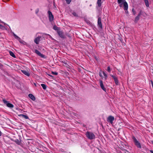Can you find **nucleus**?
I'll return each instance as SVG.
<instances>
[{"label": "nucleus", "mask_w": 153, "mask_h": 153, "mask_svg": "<svg viewBox=\"0 0 153 153\" xmlns=\"http://www.w3.org/2000/svg\"><path fill=\"white\" fill-rule=\"evenodd\" d=\"M21 71L25 75L28 76H30V74L28 70H22Z\"/></svg>", "instance_id": "9b49d317"}, {"label": "nucleus", "mask_w": 153, "mask_h": 153, "mask_svg": "<svg viewBox=\"0 0 153 153\" xmlns=\"http://www.w3.org/2000/svg\"><path fill=\"white\" fill-rule=\"evenodd\" d=\"M57 33L59 36L61 38H63L64 37L63 33L60 30H58L57 31Z\"/></svg>", "instance_id": "ddd939ff"}, {"label": "nucleus", "mask_w": 153, "mask_h": 153, "mask_svg": "<svg viewBox=\"0 0 153 153\" xmlns=\"http://www.w3.org/2000/svg\"><path fill=\"white\" fill-rule=\"evenodd\" d=\"M102 71L100 70V71L99 73V75L100 77H102L103 76L102 74Z\"/></svg>", "instance_id": "bb28decb"}, {"label": "nucleus", "mask_w": 153, "mask_h": 153, "mask_svg": "<svg viewBox=\"0 0 153 153\" xmlns=\"http://www.w3.org/2000/svg\"><path fill=\"white\" fill-rule=\"evenodd\" d=\"M10 55L13 57H16V56L14 53L12 51H10L9 52Z\"/></svg>", "instance_id": "412c9836"}, {"label": "nucleus", "mask_w": 153, "mask_h": 153, "mask_svg": "<svg viewBox=\"0 0 153 153\" xmlns=\"http://www.w3.org/2000/svg\"><path fill=\"white\" fill-rule=\"evenodd\" d=\"M58 27H57L56 25H55L53 27V29L55 30H58Z\"/></svg>", "instance_id": "a878e982"}, {"label": "nucleus", "mask_w": 153, "mask_h": 153, "mask_svg": "<svg viewBox=\"0 0 153 153\" xmlns=\"http://www.w3.org/2000/svg\"><path fill=\"white\" fill-rule=\"evenodd\" d=\"M34 52L36 53L38 55L40 56L41 57L43 58H45V55L41 53L40 52H39L38 50L36 49L35 50Z\"/></svg>", "instance_id": "6e6552de"}, {"label": "nucleus", "mask_w": 153, "mask_h": 153, "mask_svg": "<svg viewBox=\"0 0 153 153\" xmlns=\"http://www.w3.org/2000/svg\"><path fill=\"white\" fill-rule=\"evenodd\" d=\"M86 135L87 137L90 140L93 139L95 138L94 134L90 132H87L86 133Z\"/></svg>", "instance_id": "f03ea898"}, {"label": "nucleus", "mask_w": 153, "mask_h": 153, "mask_svg": "<svg viewBox=\"0 0 153 153\" xmlns=\"http://www.w3.org/2000/svg\"><path fill=\"white\" fill-rule=\"evenodd\" d=\"M111 76L113 78L115 84L117 85H118V81L117 77L113 75H111Z\"/></svg>", "instance_id": "f8f14e48"}, {"label": "nucleus", "mask_w": 153, "mask_h": 153, "mask_svg": "<svg viewBox=\"0 0 153 153\" xmlns=\"http://www.w3.org/2000/svg\"><path fill=\"white\" fill-rule=\"evenodd\" d=\"M48 17L50 22H52L53 20V16L52 13L50 11H48Z\"/></svg>", "instance_id": "423d86ee"}, {"label": "nucleus", "mask_w": 153, "mask_h": 153, "mask_svg": "<svg viewBox=\"0 0 153 153\" xmlns=\"http://www.w3.org/2000/svg\"><path fill=\"white\" fill-rule=\"evenodd\" d=\"M51 74H53L55 75H57L58 74V73L56 72L52 71Z\"/></svg>", "instance_id": "c85d7f7f"}, {"label": "nucleus", "mask_w": 153, "mask_h": 153, "mask_svg": "<svg viewBox=\"0 0 153 153\" xmlns=\"http://www.w3.org/2000/svg\"><path fill=\"white\" fill-rule=\"evenodd\" d=\"M41 86L45 90L46 88V86L45 84H41Z\"/></svg>", "instance_id": "4be33fe9"}, {"label": "nucleus", "mask_w": 153, "mask_h": 153, "mask_svg": "<svg viewBox=\"0 0 153 153\" xmlns=\"http://www.w3.org/2000/svg\"><path fill=\"white\" fill-rule=\"evenodd\" d=\"M140 16H137L135 18L134 22H135L136 23L139 20Z\"/></svg>", "instance_id": "aec40b11"}, {"label": "nucleus", "mask_w": 153, "mask_h": 153, "mask_svg": "<svg viewBox=\"0 0 153 153\" xmlns=\"http://www.w3.org/2000/svg\"><path fill=\"white\" fill-rule=\"evenodd\" d=\"M117 2L120 7H122L123 5L125 10H127L128 9V4L126 0H117Z\"/></svg>", "instance_id": "f257e3e1"}, {"label": "nucleus", "mask_w": 153, "mask_h": 153, "mask_svg": "<svg viewBox=\"0 0 153 153\" xmlns=\"http://www.w3.org/2000/svg\"><path fill=\"white\" fill-rule=\"evenodd\" d=\"M2 101L4 104H6L7 107L10 108H12L14 107V105L13 104L9 103L5 100L3 99Z\"/></svg>", "instance_id": "20e7f679"}, {"label": "nucleus", "mask_w": 153, "mask_h": 153, "mask_svg": "<svg viewBox=\"0 0 153 153\" xmlns=\"http://www.w3.org/2000/svg\"><path fill=\"white\" fill-rule=\"evenodd\" d=\"M150 152L152 153H153V151H152V150H150Z\"/></svg>", "instance_id": "58836bf2"}, {"label": "nucleus", "mask_w": 153, "mask_h": 153, "mask_svg": "<svg viewBox=\"0 0 153 153\" xmlns=\"http://www.w3.org/2000/svg\"><path fill=\"white\" fill-rule=\"evenodd\" d=\"M28 96L29 97L33 100H35V97L32 94H29L28 95Z\"/></svg>", "instance_id": "4468645a"}, {"label": "nucleus", "mask_w": 153, "mask_h": 153, "mask_svg": "<svg viewBox=\"0 0 153 153\" xmlns=\"http://www.w3.org/2000/svg\"><path fill=\"white\" fill-rule=\"evenodd\" d=\"M13 35L15 37V38L17 39L21 43H22V42H21L20 40L21 39L20 38L19 36H17L14 33H13Z\"/></svg>", "instance_id": "2eb2a0df"}, {"label": "nucleus", "mask_w": 153, "mask_h": 153, "mask_svg": "<svg viewBox=\"0 0 153 153\" xmlns=\"http://www.w3.org/2000/svg\"><path fill=\"white\" fill-rule=\"evenodd\" d=\"M70 153H71V152H70Z\"/></svg>", "instance_id": "79ce46f5"}, {"label": "nucleus", "mask_w": 153, "mask_h": 153, "mask_svg": "<svg viewBox=\"0 0 153 153\" xmlns=\"http://www.w3.org/2000/svg\"><path fill=\"white\" fill-rule=\"evenodd\" d=\"M132 11L133 12V14L134 15H135L136 13V11L135 10L134 8L132 9Z\"/></svg>", "instance_id": "393cba45"}, {"label": "nucleus", "mask_w": 153, "mask_h": 153, "mask_svg": "<svg viewBox=\"0 0 153 153\" xmlns=\"http://www.w3.org/2000/svg\"><path fill=\"white\" fill-rule=\"evenodd\" d=\"M3 66V65L1 64L0 63V68L1 69L2 68Z\"/></svg>", "instance_id": "72a5a7b5"}, {"label": "nucleus", "mask_w": 153, "mask_h": 153, "mask_svg": "<svg viewBox=\"0 0 153 153\" xmlns=\"http://www.w3.org/2000/svg\"><path fill=\"white\" fill-rule=\"evenodd\" d=\"M99 82H100V85L101 88H102V89L104 91H105V92L106 91V89L104 87V85H103V82H102V81L101 80H100V81Z\"/></svg>", "instance_id": "1a4fd4ad"}, {"label": "nucleus", "mask_w": 153, "mask_h": 153, "mask_svg": "<svg viewBox=\"0 0 153 153\" xmlns=\"http://www.w3.org/2000/svg\"><path fill=\"white\" fill-rule=\"evenodd\" d=\"M18 116L19 117L22 116V117L25 118V119H29V117L23 114H20Z\"/></svg>", "instance_id": "dca6fc26"}, {"label": "nucleus", "mask_w": 153, "mask_h": 153, "mask_svg": "<svg viewBox=\"0 0 153 153\" xmlns=\"http://www.w3.org/2000/svg\"><path fill=\"white\" fill-rule=\"evenodd\" d=\"M114 120V118L113 116H109L107 118V121L111 124L113 123V121Z\"/></svg>", "instance_id": "39448f33"}, {"label": "nucleus", "mask_w": 153, "mask_h": 153, "mask_svg": "<svg viewBox=\"0 0 153 153\" xmlns=\"http://www.w3.org/2000/svg\"><path fill=\"white\" fill-rule=\"evenodd\" d=\"M14 141L18 145H20L21 143V142L18 139H16L14 140Z\"/></svg>", "instance_id": "a211bd4d"}, {"label": "nucleus", "mask_w": 153, "mask_h": 153, "mask_svg": "<svg viewBox=\"0 0 153 153\" xmlns=\"http://www.w3.org/2000/svg\"><path fill=\"white\" fill-rule=\"evenodd\" d=\"M135 145L138 148H141V146L140 143L137 141L136 138L133 136L132 137Z\"/></svg>", "instance_id": "7ed1b4c3"}, {"label": "nucleus", "mask_w": 153, "mask_h": 153, "mask_svg": "<svg viewBox=\"0 0 153 153\" xmlns=\"http://www.w3.org/2000/svg\"><path fill=\"white\" fill-rule=\"evenodd\" d=\"M101 18L99 17L98 19V25L101 28H102V25L101 23Z\"/></svg>", "instance_id": "9d476101"}, {"label": "nucleus", "mask_w": 153, "mask_h": 153, "mask_svg": "<svg viewBox=\"0 0 153 153\" xmlns=\"http://www.w3.org/2000/svg\"><path fill=\"white\" fill-rule=\"evenodd\" d=\"M151 82L152 87L153 88V82L152 81H151Z\"/></svg>", "instance_id": "c9c22d12"}, {"label": "nucleus", "mask_w": 153, "mask_h": 153, "mask_svg": "<svg viewBox=\"0 0 153 153\" xmlns=\"http://www.w3.org/2000/svg\"><path fill=\"white\" fill-rule=\"evenodd\" d=\"M4 28V27L2 25H1V24H0V28L1 29H3Z\"/></svg>", "instance_id": "2f4dec72"}, {"label": "nucleus", "mask_w": 153, "mask_h": 153, "mask_svg": "<svg viewBox=\"0 0 153 153\" xmlns=\"http://www.w3.org/2000/svg\"><path fill=\"white\" fill-rule=\"evenodd\" d=\"M151 143L153 144V141H151Z\"/></svg>", "instance_id": "ea45409f"}, {"label": "nucleus", "mask_w": 153, "mask_h": 153, "mask_svg": "<svg viewBox=\"0 0 153 153\" xmlns=\"http://www.w3.org/2000/svg\"><path fill=\"white\" fill-rule=\"evenodd\" d=\"M123 151L124 152V153H130L128 151H126V150H124V151Z\"/></svg>", "instance_id": "473e14b6"}, {"label": "nucleus", "mask_w": 153, "mask_h": 153, "mask_svg": "<svg viewBox=\"0 0 153 153\" xmlns=\"http://www.w3.org/2000/svg\"><path fill=\"white\" fill-rule=\"evenodd\" d=\"M49 75V76L51 77H53V76H52L51 75Z\"/></svg>", "instance_id": "a19ab883"}, {"label": "nucleus", "mask_w": 153, "mask_h": 153, "mask_svg": "<svg viewBox=\"0 0 153 153\" xmlns=\"http://www.w3.org/2000/svg\"><path fill=\"white\" fill-rule=\"evenodd\" d=\"M41 39L42 37L41 36H38L34 39V42L36 44H39V42L41 40Z\"/></svg>", "instance_id": "0eeeda50"}, {"label": "nucleus", "mask_w": 153, "mask_h": 153, "mask_svg": "<svg viewBox=\"0 0 153 153\" xmlns=\"http://www.w3.org/2000/svg\"><path fill=\"white\" fill-rule=\"evenodd\" d=\"M39 11V10L38 9H37L36 11V14H37L38 13Z\"/></svg>", "instance_id": "f704fd0d"}, {"label": "nucleus", "mask_w": 153, "mask_h": 153, "mask_svg": "<svg viewBox=\"0 0 153 153\" xmlns=\"http://www.w3.org/2000/svg\"><path fill=\"white\" fill-rule=\"evenodd\" d=\"M66 3L68 4H69L71 2V0H65Z\"/></svg>", "instance_id": "cd10ccee"}, {"label": "nucleus", "mask_w": 153, "mask_h": 153, "mask_svg": "<svg viewBox=\"0 0 153 153\" xmlns=\"http://www.w3.org/2000/svg\"><path fill=\"white\" fill-rule=\"evenodd\" d=\"M142 13V12L141 10H140L139 13H138V15H137V16H141V15Z\"/></svg>", "instance_id": "7c9ffc66"}, {"label": "nucleus", "mask_w": 153, "mask_h": 153, "mask_svg": "<svg viewBox=\"0 0 153 153\" xmlns=\"http://www.w3.org/2000/svg\"><path fill=\"white\" fill-rule=\"evenodd\" d=\"M101 1L102 0H98L97 3L99 7L101 6Z\"/></svg>", "instance_id": "6ab92c4d"}, {"label": "nucleus", "mask_w": 153, "mask_h": 153, "mask_svg": "<svg viewBox=\"0 0 153 153\" xmlns=\"http://www.w3.org/2000/svg\"><path fill=\"white\" fill-rule=\"evenodd\" d=\"M107 71L109 72H111V69L109 66H108V67Z\"/></svg>", "instance_id": "c756f323"}, {"label": "nucleus", "mask_w": 153, "mask_h": 153, "mask_svg": "<svg viewBox=\"0 0 153 153\" xmlns=\"http://www.w3.org/2000/svg\"><path fill=\"white\" fill-rule=\"evenodd\" d=\"M102 73L103 74L104 76L105 77V79H106L107 77V74L105 73V72L104 71H102Z\"/></svg>", "instance_id": "5701e85b"}, {"label": "nucleus", "mask_w": 153, "mask_h": 153, "mask_svg": "<svg viewBox=\"0 0 153 153\" xmlns=\"http://www.w3.org/2000/svg\"><path fill=\"white\" fill-rule=\"evenodd\" d=\"M125 10V12H126V13H127L128 12V11H127V10Z\"/></svg>", "instance_id": "4c0bfd02"}, {"label": "nucleus", "mask_w": 153, "mask_h": 153, "mask_svg": "<svg viewBox=\"0 0 153 153\" xmlns=\"http://www.w3.org/2000/svg\"><path fill=\"white\" fill-rule=\"evenodd\" d=\"M146 6L147 7H149V0H144Z\"/></svg>", "instance_id": "f3484780"}, {"label": "nucleus", "mask_w": 153, "mask_h": 153, "mask_svg": "<svg viewBox=\"0 0 153 153\" xmlns=\"http://www.w3.org/2000/svg\"><path fill=\"white\" fill-rule=\"evenodd\" d=\"M72 14H73V15L74 16H75V17H78V15H77L76 14V13L75 12H73L72 13Z\"/></svg>", "instance_id": "b1692460"}, {"label": "nucleus", "mask_w": 153, "mask_h": 153, "mask_svg": "<svg viewBox=\"0 0 153 153\" xmlns=\"http://www.w3.org/2000/svg\"><path fill=\"white\" fill-rule=\"evenodd\" d=\"M2 135V133L0 131V136H1Z\"/></svg>", "instance_id": "e433bc0d"}]
</instances>
